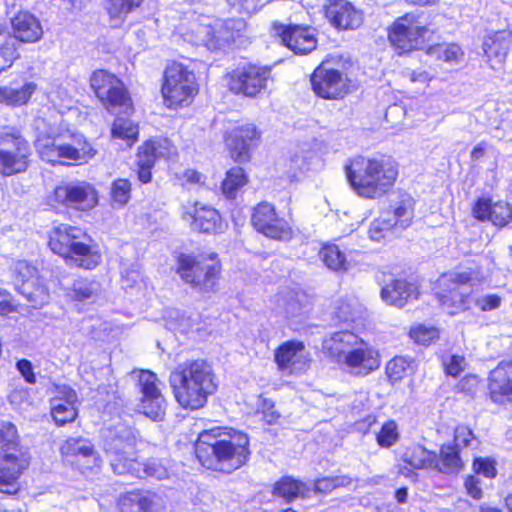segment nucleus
Wrapping results in <instances>:
<instances>
[{
    "mask_svg": "<svg viewBox=\"0 0 512 512\" xmlns=\"http://www.w3.org/2000/svg\"><path fill=\"white\" fill-rule=\"evenodd\" d=\"M33 129L37 153L52 165L67 161L85 163L96 154L83 135L72 132L58 113L35 118Z\"/></svg>",
    "mask_w": 512,
    "mask_h": 512,
    "instance_id": "obj_1",
    "label": "nucleus"
},
{
    "mask_svg": "<svg viewBox=\"0 0 512 512\" xmlns=\"http://www.w3.org/2000/svg\"><path fill=\"white\" fill-rule=\"evenodd\" d=\"M195 453L203 467L231 473L247 462L249 438L239 431L214 427L199 434Z\"/></svg>",
    "mask_w": 512,
    "mask_h": 512,
    "instance_id": "obj_2",
    "label": "nucleus"
},
{
    "mask_svg": "<svg viewBox=\"0 0 512 512\" xmlns=\"http://www.w3.org/2000/svg\"><path fill=\"white\" fill-rule=\"evenodd\" d=\"M322 350L331 361L353 377H366L381 366L379 350L349 330L326 336L322 342Z\"/></svg>",
    "mask_w": 512,
    "mask_h": 512,
    "instance_id": "obj_3",
    "label": "nucleus"
},
{
    "mask_svg": "<svg viewBox=\"0 0 512 512\" xmlns=\"http://www.w3.org/2000/svg\"><path fill=\"white\" fill-rule=\"evenodd\" d=\"M169 382L178 404L189 410L204 407L218 387L212 366L202 359L178 364L170 373Z\"/></svg>",
    "mask_w": 512,
    "mask_h": 512,
    "instance_id": "obj_4",
    "label": "nucleus"
},
{
    "mask_svg": "<svg viewBox=\"0 0 512 512\" xmlns=\"http://www.w3.org/2000/svg\"><path fill=\"white\" fill-rule=\"evenodd\" d=\"M345 174L352 190L360 197L376 199L383 196L398 176L396 163L389 157L358 156L345 166Z\"/></svg>",
    "mask_w": 512,
    "mask_h": 512,
    "instance_id": "obj_5",
    "label": "nucleus"
},
{
    "mask_svg": "<svg viewBox=\"0 0 512 512\" xmlns=\"http://www.w3.org/2000/svg\"><path fill=\"white\" fill-rule=\"evenodd\" d=\"M241 21L221 20L207 15L188 12L177 27V33L184 41L209 50H218L228 45L234 38V27Z\"/></svg>",
    "mask_w": 512,
    "mask_h": 512,
    "instance_id": "obj_6",
    "label": "nucleus"
},
{
    "mask_svg": "<svg viewBox=\"0 0 512 512\" xmlns=\"http://www.w3.org/2000/svg\"><path fill=\"white\" fill-rule=\"evenodd\" d=\"M82 237H85V234L80 228L61 224L54 228L49 246L55 254L62 256L69 264L93 269L100 263L101 255L82 242Z\"/></svg>",
    "mask_w": 512,
    "mask_h": 512,
    "instance_id": "obj_7",
    "label": "nucleus"
},
{
    "mask_svg": "<svg viewBox=\"0 0 512 512\" xmlns=\"http://www.w3.org/2000/svg\"><path fill=\"white\" fill-rule=\"evenodd\" d=\"M103 449L107 454L113 471L126 475L131 465H135L138 432L125 424L106 428L103 433Z\"/></svg>",
    "mask_w": 512,
    "mask_h": 512,
    "instance_id": "obj_8",
    "label": "nucleus"
},
{
    "mask_svg": "<svg viewBox=\"0 0 512 512\" xmlns=\"http://www.w3.org/2000/svg\"><path fill=\"white\" fill-rule=\"evenodd\" d=\"M220 272L221 265L216 253L200 256L181 254L178 258L177 273L198 292L215 291Z\"/></svg>",
    "mask_w": 512,
    "mask_h": 512,
    "instance_id": "obj_9",
    "label": "nucleus"
},
{
    "mask_svg": "<svg viewBox=\"0 0 512 512\" xmlns=\"http://www.w3.org/2000/svg\"><path fill=\"white\" fill-rule=\"evenodd\" d=\"M161 91L169 108L189 105L198 93L194 72L182 63L170 64L165 70Z\"/></svg>",
    "mask_w": 512,
    "mask_h": 512,
    "instance_id": "obj_10",
    "label": "nucleus"
},
{
    "mask_svg": "<svg viewBox=\"0 0 512 512\" xmlns=\"http://www.w3.org/2000/svg\"><path fill=\"white\" fill-rule=\"evenodd\" d=\"M30 147L27 140L15 128L0 130V174L12 176L28 168Z\"/></svg>",
    "mask_w": 512,
    "mask_h": 512,
    "instance_id": "obj_11",
    "label": "nucleus"
},
{
    "mask_svg": "<svg viewBox=\"0 0 512 512\" xmlns=\"http://www.w3.org/2000/svg\"><path fill=\"white\" fill-rule=\"evenodd\" d=\"M485 276L479 271L466 270L443 275L439 280L442 290L438 292V300L447 313L454 315L466 308L468 294L461 290L462 285L481 284Z\"/></svg>",
    "mask_w": 512,
    "mask_h": 512,
    "instance_id": "obj_12",
    "label": "nucleus"
},
{
    "mask_svg": "<svg viewBox=\"0 0 512 512\" xmlns=\"http://www.w3.org/2000/svg\"><path fill=\"white\" fill-rule=\"evenodd\" d=\"M90 85L98 99L111 113H129L131 99L122 81L106 70L93 72Z\"/></svg>",
    "mask_w": 512,
    "mask_h": 512,
    "instance_id": "obj_13",
    "label": "nucleus"
},
{
    "mask_svg": "<svg viewBox=\"0 0 512 512\" xmlns=\"http://www.w3.org/2000/svg\"><path fill=\"white\" fill-rule=\"evenodd\" d=\"M433 31L414 14H406L397 19L389 31L391 44L404 53L414 49H423L429 41Z\"/></svg>",
    "mask_w": 512,
    "mask_h": 512,
    "instance_id": "obj_14",
    "label": "nucleus"
},
{
    "mask_svg": "<svg viewBox=\"0 0 512 512\" xmlns=\"http://www.w3.org/2000/svg\"><path fill=\"white\" fill-rule=\"evenodd\" d=\"M270 80L271 70L268 67L248 64L229 74V87L236 94L256 97L266 91Z\"/></svg>",
    "mask_w": 512,
    "mask_h": 512,
    "instance_id": "obj_15",
    "label": "nucleus"
},
{
    "mask_svg": "<svg viewBox=\"0 0 512 512\" xmlns=\"http://www.w3.org/2000/svg\"><path fill=\"white\" fill-rule=\"evenodd\" d=\"M29 465V456L10 440L7 448L0 455V492L13 494L19 488L18 479Z\"/></svg>",
    "mask_w": 512,
    "mask_h": 512,
    "instance_id": "obj_16",
    "label": "nucleus"
},
{
    "mask_svg": "<svg viewBox=\"0 0 512 512\" xmlns=\"http://www.w3.org/2000/svg\"><path fill=\"white\" fill-rule=\"evenodd\" d=\"M60 453L65 462L82 473L96 472L102 464L91 441L81 436L67 438L60 446Z\"/></svg>",
    "mask_w": 512,
    "mask_h": 512,
    "instance_id": "obj_17",
    "label": "nucleus"
},
{
    "mask_svg": "<svg viewBox=\"0 0 512 512\" xmlns=\"http://www.w3.org/2000/svg\"><path fill=\"white\" fill-rule=\"evenodd\" d=\"M348 79L337 69L330 67L329 63H321L311 76L313 91L324 99H341L348 93Z\"/></svg>",
    "mask_w": 512,
    "mask_h": 512,
    "instance_id": "obj_18",
    "label": "nucleus"
},
{
    "mask_svg": "<svg viewBox=\"0 0 512 512\" xmlns=\"http://www.w3.org/2000/svg\"><path fill=\"white\" fill-rule=\"evenodd\" d=\"M253 227L266 237L275 240H289L293 230L287 220L277 215L275 207L268 203H259L251 216Z\"/></svg>",
    "mask_w": 512,
    "mask_h": 512,
    "instance_id": "obj_19",
    "label": "nucleus"
},
{
    "mask_svg": "<svg viewBox=\"0 0 512 512\" xmlns=\"http://www.w3.org/2000/svg\"><path fill=\"white\" fill-rule=\"evenodd\" d=\"M138 381L142 393L139 411L154 421H161L165 415L166 401L158 388L156 374L141 370L138 372Z\"/></svg>",
    "mask_w": 512,
    "mask_h": 512,
    "instance_id": "obj_20",
    "label": "nucleus"
},
{
    "mask_svg": "<svg viewBox=\"0 0 512 512\" xmlns=\"http://www.w3.org/2000/svg\"><path fill=\"white\" fill-rule=\"evenodd\" d=\"M271 34L281 39L282 44L295 54L305 55L317 46L315 29L302 25H283L273 23Z\"/></svg>",
    "mask_w": 512,
    "mask_h": 512,
    "instance_id": "obj_21",
    "label": "nucleus"
},
{
    "mask_svg": "<svg viewBox=\"0 0 512 512\" xmlns=\"http://www.w3.org/2000/svg\"><path fill=\"white\" fill-rule=\"evenodd\" d=\"M55 200L68 207L90 210L98 203V193L93 185L85 181L63 183L54 190Z\"/></svg>",
    "mask_w": 512,
    "mask_h": 512,
    "instance_id": "obj_22",
    "label": "nucleus"
},
{
    "mask_svg": "<svg viewBox=\"0 0 512 512\" xmlns=\"http://www.w3.org/2000/svg\"><path fill=\"white\" fill-rule=\"evenodd\" d=\"M260 132L253 124L238 126L225 135V143L231 157L238 162H246L251 157L252 148L259 141Z\"/></svg>",
    "mask_w": 512,
    "mask_h": 512,
    "instance_id": "obj_23",
    "label": "nucleus"
},
{
    "mask_svg": "<svg viewBox=\"0 0 512 512\" xmlns=\"http://www.w3.org/2000/svg\"><path fill=\"white\" fill-rule=\"evenodd\" d=\"M182 218L193 230L205 233L222 231L223 223L218 211L200 202L188 203L183 206Z\"/></svg>",
    "mask_w": 512,
    "mask_h": 512,
    "instance_id": "obj_24",
    "label": "nucleus"
},
{
    "mask_svg": "<svg viewBox=\"0 0 512 512\" xmlns=\"http://www.w3.org/2000/svg\"><path fill=\"white\" fill-rule=\"evenodd\" d=\"M325 16L339 31L355 30L364 19L363 11L347 0H332L325 6Z\"/></svg>",
    "mask_w": 512,
    "mask_h": 512,
    "instance_id": "obj_25",
    "label": "nucleus"
},
{
    "mask_svg": "<svg viewBox=\"0 0 512 512\" xmlns=\"http://www.w3.org/2000/svg\"><path fill=\"white\" fill-rule=\"evenodd\" d=\"M275 361L279 369L290 374L303 371L310 359L301 341H287L275 351Z\"/></svg>",
    "mask_w": 512,
    "mask_h": 512,
    "instance_id": "obj_26",
    "label": "nucleus"
},
{
    "mask_svg": "<svg viewBox=\"0 0 512 512\" xmlns=\"http://www.w3.org/2000/svg\"><path fill=\"white\" fill-rule=\"evenodd\" d=\"M488 390L494 403L512 401V360H503L490 372Z\"/></svg>",
    "mask_w": 512,
    "mask_h": 512,
    "instance_id": "obj_27",
    "label": "nucleus"
},
{
    "mask_svg": "<svg viewBox=\"0 0 512 512\" xmlns=\"http://www.w3.org/2000/svg\"><path fill=\"white\" fill-rule=\"evenodd\" d=\"M511 45L510 30L496 31L485 37L482 47L491 69L500 70L503 67Z\"/></svg>",
    "mask_w": 512,
    "mask_h": 512,
    "instance_id": "obj_28",
    "label": "nucleus"
},
{
    "mask_svg": "<svg viewBox=\"0 0 512 512\" xmlns=\"http://www.w3.org/2000/svg\"><path fill=\"white\" fill-rule=\"evenodd\" d=\"M380 295L386 304L402 308L418 298L419 290L413 282L406 279H395L382 287Z\"/></svg>",
    "mask_w": 512,
    "mask_h": 512,
    "instance_id": "obj_29",
    "label": "nucleus"
},
{
    "mask_svg": "<svg viewBox=\"0 0 512 512\" xmlns=\"http://www.w3.org/2000/svg\"><path fill=\"white\" fill-rule=\"evenodd\" d=\"M475 218L491 221L495 226L504 227L512 218V209L504 201L493 202L488 198H480L473 208Z\"/></svg>",
    "mask_w": 512,
    "mask_h": 512,
    "instance_id": "obj_30",
    "label": "nucleus"
},
{
    "mask_svg": "<svg viewBox=\"0 0 512 512\" xmlns=\"http://www.w3.org/2000/svg\"><path fill=\"white\" fill-rule=\"evenodd\" d=\"M12 28L14 35H11L19 42L35 43L43 35L41 23L33 14L22 11L12 18Z\"/></svg>",
    "mask_w": 512,
    "mask_h": 512,
    "instance_id": "obj_31",
    "label": "nucleus"
},
{
    "mask_svg": "<svg viewBox=\"0 0 512 512\" xmlns=\"http://www.w3.org/2000/svg\"><path fill=\"white\" fill-rule=\"evenodd\" d=\"M37 90V84L25 81L22 84L12 82L6 86H0V103L7 106H22L29 102Z\"/></svg>",
    "mask_w": 512,
    "mask_h": 512,
    "instance_id": "obj_32",
    "label": "nucleus"
},
{
    "mask_svg": "<svg viewBox=\"0 0 512 512\" xmlns=\"http://www.w3.org/2000/svg\"><path fill=\"white\" fill-rule=\"evenodd\" d=\"M174 153V147L168 139L149 140L140 146L137 154L138 165H152L160 158H168Z\"/></svg>",
    "mask_w": 512,
    "mask_h": 512,
    "instance_id": "obj_33",
    "label": "nucleus"
},
{
    "mask_svg": "<svg viewBox=\"0 0 512 512\" xmlns=\"http://www.w3.org/2000/svg\"><path fill=\"white\" fill-rule=\"evenodd\" d=\"M405 463L415 469H427L438 466V455L421 445H415L404 454Z\"/></svg>",
    "mask_w": 512,
    "mask_h": 512,
    "instance_id": "obj_34",
    "label": "nucleus"
},
{
    "mask_svg": "<svg viewBox=\"0 0 512 512\" xmlns=\"http://www.w3.org/2000/svg\"><path fill=\"white\" fill-rule=\"evenodd\" d=\"M385 213H390L394 229L403 230L411 224L413 219L414 200L411 196L404 195L395 203L392 211H386Z\"/></svg>",
    "mask_w": 512,
    "mask_h": 512,
    "instance_id": "obj_35",
    "label": "nucleus"
},
{
    "mask_svg": "<svg viewBox=\"0 0 512 512\" xmlns=\"http://www.w3.org/2000/svg\"><path fill=\"white\" fill-rule=\"evenodd\" d=\"M139 126L128 118L118 117L111 127L113 139L122 140L127 147H132L138 141Z\"/></svg>",
    "mask_w": 512,
    "mask_h": 512,
    "instance_id": "obj_36",
    "label": "nucleus"
},
{
    "mask_svg": "<svg viewBox=\"0 0 512 512\" xmlns=\"http://www.w3.org/2000/svg\"><path fill=\"white\" fill-rule=\"evenodd\" d=\"M21 293L34 308H41L50 300L49 290L39 277L20 288Z\"/></svg>",
    "mask_w": 512,
    "mask_h": 512,
    "instance_id": "obj_37",
    "label": "nucleus"
},
{
    "mask_svg": "<svg viewBox=\"0 0 512 512\" xmlns=\"http://www.w3.org/2000/svg\"><path fill=\"white\" fill-rule=\"evenodd\" d=\"M144 0H106V10L115 25L125 21L130 13L138 9Z\"/></svg>",
    "mask_w": 512,
    "mask_h": 512,
    "instance_id": "obj_38",
    "label": "nucleus"
},
{
    "mask_svg": "<svg viewBox=\"0 0 512 512\" xmlns=\"http://www.w3.org/2000/svg\"><path fill=\"white\" fill-rule=\"evenodd\" d=\"M127 474H130L136 478L151 477L157 480H162L169 477L168 469L157 460H149L145 463H141L135 459V465H131Z\"/></svg>",
    "mask_w": 512,
    "mask_h": 512,
    "instance_id": "obj_39",
    "label": "nucleus"
},
{
    "mask_svg": "<svg viewBox=\"0 0 512 512\" xmlns=\"http://www.w3.org/2000/svg\"><path fill=\"white\" fill-rule=\"evenodd\" d=\"M319 257L324 265L332 271H345L348 268L345 253L335 244H325L319 251Z\"/></svg>",
    "mask_w": 512,
    "mask_h": 512,
    "instance_id": "obj_40",
    "label": "nucleus"
},
{
    "mask_svg": "<svg viewBox=\"0 0 512 512\" xmlns=\"http://www.w3.org/2000/svg\"><path fill=\"white\" fill-rule=\"evenodd\" d=\"M308 491L305 484L293 478L284 477L275 484L273 493L289 502L297 497H305Z\"/></svg>",
    "mask_w": 512,
    "mask_h": 512,
    "instance_id": "obj_41",
    "label": "nucleus"
},
{
    "mask_svg": "<svg viewBox=\"0 0 512 512\" xmlns=\"http://www.w3.org/2000/svg\"><path fill=\"white\" fill-rule=\"evenodd\" d=\"M427 54L449 64H458L464 56L461 47L455 43L432 45L427 49Z\"/></svg>",
    "mask_w": 512,
    "mask_h": 512,
    "instance_id": "obj_42",
    "label": "nucleus"
},
{
    "mask_svg": "<svg viewBox=\"0 0 512 512\" xmlns=\"http://www.w3.org/2000/svg\"><path fill=\"white\" fill-rule=\"evenodd\" d=\"M117 512H143V489L121 493L116 500Z\"/></svg>",
    "mask_w": 512,
    "mask_h": 512,
    "instance_id": "obj_43",
    "label": "nucleus"
},
{
    "mask_svg": "<svg viewBox=\"0 0 512 512\" xmlns=\"http://www.w3.org/2000/svg\"><path fill=\"white\" fill-rule=\"evenodd\" d=\"M18 57L17 40L11 34L0 35V73L11 67Z\"/></svg>",
    "mask_w": 512,
    "mask_h": 512,
    "instance_id": "obj_44",
    "label": "nucleus"
},
{
    "mask_svg": "<svg viewBox=\"0 0 512 512\" xmlns=\"http://www.w3.org/2000/svg\"><path fill=\"white\" fill-rule=\"evenodd\" d=\"M248 178L241 167H233L226 173L222 191L228 198H234L237 191L247 184Z\"/></svg>",
    "mask_w": 512,
    "mask_h": 512,
    "instance_id": "obj_45",
    "label": "nucleus"
},
{
    "mask_svg": "<svg viewBox=\"0 0 512 512\" xmlns=\"http://www.w3.org/2000/svg\"><path fill=\"white\" fill-rule=\"evenodd\" d=\"M38 278L37 269L28 262L19 260L13 265V281L18 291Z\"/></svg>",
    "mask_w": 512,
    "mask_h": 512,
    "instance_id": "obj_46",
    "label": "nucleus"
},
{
    "mask_svg": "<svg viewBox=\"0 0 512 512\" xmlns=\"http://www.w3.org/2000/svg\"><path fill=\"white\" fill-rule=\"evenodd\" d=\"M110 195L113 207H124L131 198V183L128 179L119 178L112 182Z\"/></svg>",
    "mask_w": 512,
    "mask_h": 512,
    "instance_id": "obj_47",
    "label": "nucleus"
},
{
    "mask_svg": "<svg viewBox=\"0 0 512 512\" xmlns=\"http://www.w3.org/2000/svg\"><path fill=\"white\" fill-rule=\"evenodd\" d=\"M411 371V361L404 357H394L386 365V374L391 383L401 381Z\"/></svg>",
    "mask_w": 512,
    "mask_h": 512,
    "instance_id": "obj_48",
    "label": "nucleus"
},
{
    "mask_svg": "<svg viewBox=\"0 0 512 512\" xmlns=\"http://www.w3.org/2000/svg\"><path fill=\"white\" fill-rule=\"evenodd\" d=\"M71 296L78 301L93 299L100 291V284L94 280L77 279L71 289Z\"/></svg>",
    "mask_w": 512,
    "mask_h": 512,
    "instance_id": "obj_49",
    "label": "nucleus"
},
{
    "mask_svg": "<svg viewBox=\"0 0 512 512\" xmlns=\"http://www.w3.org/2000/svg\"><path fill=\"white\" fill-rule=\"evenodd\" d=\"M460 450L453 445H443L440 452V460L442 468L440 470L445 473L457 472L463 467L462 460L459 456Z\"/></svg>",
    "mask_w": 512,
    "mask_h": 512,
    "instance_id": "obj_50",
    "label": "nucleus"
},
{
    "mask_svg": "<svg viewBox=\"0 0 512 512\" xmlns=\"http://www.w3.org/2000/svg\"><path fill=\"white\" fill-rule=\"evenodd\" d=\"M51 416L59 426L73 422L78 415V407L63 406L58 400H50Z\"/></svg>",
    "mask_w": 512,
    "mask_h": 512,
    "instance_id": "obj_51",
    "label": "nucleus"
},
{
    "mask_svg": "<svg viewBox=\"0 0 512 512\" xmlns=\"http://www.w3.org/2000/svg\"><path fill=\"white\" fill-rule=\"evenodd\" d=\"M167 329L187 333L192 327V321L177 309H169L165 315Z\"/></svg>",
    "mask_w": 512,
    "mask_h": 512,
    "instance_id": "obj_52",
    "label": "nucleus"
},
{
    "mask_svg": "<svg viewBox=\"0 0 512 512\" xmlns=\"http://www.w3.org/2000/svg\"><path fill=\"white\" fill-rule=\"evenodd\" d=\"M394 229V223L390 213H382L377 219H375L369 228V237L374 241H380L386 237V234Z\"/></svg>",
    "mask_w": 512,
    "mask_h": 512,
    "instance_id": "obj_53",
    "label": "nucleus"
},
{
    "mask_svg": "<svg viewBox=\"0 0 512 512\" xmlns=\"http://www.w3.org/2000/svg\"><path fill=\"white\" fill-rule=\"evenodd\" d=\"M400 434L398 425L395 421L390 420L385 422L376 436L379 446L389 448L399 440Z\"/></svg>",
    "mask_w": 512,
    "mask_h": 512,
    "instance_id": "obj_54",
    "label": "nucleus"
},
{
    "mask_svg": "<svg viewBox=\"0 0 512 512\" xmlns=\"http://www.w3.org/2000/svg\"><path fill=\"white\" fill-rule=\"evenodd\" d=\"M166 508L167 501L163 494L143 489V512H165Z\"/></svg>",
    "mask_w": 512,
    "mask_h": 512,
    "instance_id": "obj_55",
    "label": "nucleus"
},
{
    "mask_svg": "<svg viewBox=\"0 0 512 512\" xmlns=\"http://www.w3.org/2000/svg\"><path fill=\"white\" fill-rule=\"evenodd\" d=\"M409 334L416 343L429 345L439 337V330L434 326L418 324L410 329Z\"/></svg>",
    "mask_w": 512,
    "mask_h": 512,
    "instance_id": "obj_56",
    "label": "nucleus"
},
{
    "mask_svg": "<svg viewBox=\"0 0 512 512\" xmlns=\"http://www.w3.org/2000/svg\"><path fill=\"white\" fill-rule=\"evenodd\" d=\"M352 484V479L347 475H337L323 477L315 481V490L323 493L331 492L337 487H348Z\"/></svg>",
    "mask_w": 512,
    "mask_h": 512,
    "instance_id": "obj_57",
    "label": "nucleus"
},
{
    "mask_svg": "<svg viewBox=\"0 0 512 512\" xmlns=\"http://www.w3.org/2000/svg\"><path fill=\"white\" fill-rule=\"evenodd\" d=\"M51 399L58 400L63 406L78 407L77 393L68 385H56Z\"/></svg>",
    "mask_w": 512,
    "mask_h": 512,
    "instance_id": "obj_58",
    "label": "nucleus"
},
{
    "mask_svg": "<svg viewBox=\"0 0 512 512\" xmlns=\"http://www.w3.org/2000/svg\"><path fill=\"white\" fill-rule=\"evenodd\" d=\"M258 411L262 413L264 421L273 425L276 424L280 418V413L275 409L274 403L266 398L259 397Z\"/></svg>",
    "mask_w": 512,
    "mask_h": 512,
    "instance_id": "obj_59",
    "label": "nucleus"
},
{
    "mask_svg": "<svg viewBox=\"0 0 512 512\" xmlns=\"http://www.w3.org/2000/svg\"><path fill=\"white\" fill-rule=\"evenodd\" d=\"M443 365L448 375L457 377L465 370L467 362L463 356L453 354L443 360Z\"/></svg>",
    "mask_w": 512,
    "mask_h": 512,
    "instance_id": "obj_60",
    "label": "nucleus"
},
{
    "mask_svg": "<svg viewBox=\"0 0 512 512\" xmlns=\"http://www.w3.org/2000/svg\"><path fill=\"white\" fill-rule=\"evenodd\" d=\"M475 441L472 430L464 425L458 426L454 432V444L458 450L466 447H470Z\"/></svg>",
    "mask_w": 512,
    "mask_h": 512,
    "instance_id": "obj_61",
    "label": "nucleus"
},
{
    "mask_svg": "<svg viewBox=\"0 0 512 512\" xmlns=\"http://www.w3.org/2000/svg\"><path fill=\"white\" fill-rule=\"evenodd\" d=\"M473 469L475 473L483 475L486 478H494L497 473L495 461L490 458H475Z\"/></svg>",
    "mask_w": 512,
    "mask_h": 512,
    "instance_id": "obj_62",
    "label": "nucleus"
},
{
    "mask_svg": "<svg viewBox=\"0 0 512 512\" xmlns=\"http://www.w3.org/2000/svg\"><path fill=\"white\" fill-rule=\"evenodd\" d=\"M235 12L239 14H253L259 10L261 0H227Z\"/></svg>",
    "mask_w": 512,
    "mask_h": 512,
    "instance_id": "obj_63",
    "label": "nucleus"
},
{
    "mask_svg": "<svg viewBox=\"0 0 512 512\" xmlns=\"http://www.w3.org/2000/svg\"><path fill=\"white\" fill-rule=\"evenodd\" d=\"M49 101L53 104L55 108L59 111L63 108H69L70 106V98L67 91L64 88L57 87L51 89L48 94Z\"/></svg>",
    "mask_w": 512,
    "mask_h": 512,
    "instance_id": "obj_64",
    "label": "nucleus"
}]
</instances>
